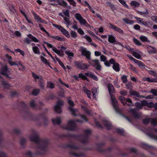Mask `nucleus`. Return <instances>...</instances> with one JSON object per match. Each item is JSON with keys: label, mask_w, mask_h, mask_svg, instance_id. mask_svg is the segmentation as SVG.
<instances>
[{"label": "nucleus", "mask_w": 157, "mask_h": 157, "mask_svg": "<svg viewBox=\"0 0 157 157\" xmlns=\"http://www.w3.org/2000/svg\"><path fill=\"white\" fill-rule=\"evenodd\" d=\"M31 141L35 144V148L37 151L36 155L43 154L46 151L48 143V140L41 139L37 132L34 130H31V134L29 136Z\"/></svg>", "instance_id": "f257e3e1"}, {"label": "nucleus", "mask_w": 157, "mask_h": 157, "mask_svg": "<svg viewBox=\"0 0 157 157\" xmlns=\"http://www.w3.org/2000/svg\"><path fill=\"white\" fill-rule=\"evenodd\" d=\"M82 55L85 56L88 63L92 66L94 67L98 71H100L101 69V66L100 64L99 60L97 59L92 60L91 59V52L87 50L86 48L82 47L81 51Z\"/></svg>", "instance_id": "f03ea898"}, {"label": "nucleus", "mask_w": 157, "mask_h": 157, "mask_svg": "<svg viewBox=\"0 0 157 157\" xmlns=\"http://www.w3.org/2000/svg\"><path fill=\"white\" fill-rule=\"evenodd\" d=\"M66 147L70 149V154L76 157H83L85 155L82 152L77 153L76 151L80 148V147L73 144H70L66 145Z\"/></svg>", "instance_id": "7ed1b4c3"}, {"label": "nucleus", "mask_w": 157, "mask_h": 157, "mask_svg": "<svg viewBox=\"0 0 157 157\" xmlns=\"http://www.w3.org/2000/svg\"><path fill=\"white\" fill-rule=\"evenodd\" d=\"M75 17L76 20L79 21L80 25L85 26L86 27H90V25L83 18L80 13H76L75 14Z\"/></svg>", "instance_id": "20e7f679"}, {"label": "nucleus", "mask_w": 157, "mask_h": 157, "mask_svg": "<svg viewBox=\"0 0 157 157\" xmlns=\"http://www.w3.org/2000/svg\"><path fill=\"white\" fill-rule=\"evenodd\" d=\"M62 127L64 129L70 131H74L76 129L75 122L71 120L68 121L67 125H63Z\"/></svg>", "instance_id": "39448f33"}, {"label": "nucleus", "mask_w": 157, "mask_h": 157, "mask_svg": "<svg viewBox=\"0 0 157 157\" xmlns=\"http://www.w3.org/2000/svg\"><path fill=\"white\" fill-rule=\"evenodd\" d=\"M0 72L2 75L6 76V77L11 78L9 76L11 74L10 71L6 65L2 67Z\"/></svg>", "instance_id": "423d86ee"}, {"label": "nucleus", "mask_w": 157, "mask_h": 157, "mask_svg": "<svg viewBox=\"0 0 157 157\" xmlns=\"http://www.w3.org/2000/svg\"><path fill=\"white\" fill-rule=\"evenodd\" d=\"M68 102L70 105L68 107L69 109L71 112L72 115L75 116H77L78 112L77 109L73 108L74 105V104L73 101L70 100H69Z\"/></svg>", "instance_id": "0eeeda50"}, {"label": "nucleus", "mask_w": 157, "mask_h": 157, "mask_svg": "<svg viewBox=\"0 0 157 157\" xmlns=\"http://www.w3.org/2000/svg\"><path fill=\"white\" fill-rule=\"evenodd\" d=\"M53 26L56 28L57 29L66 37H70V35L68 32L65 29L63 26L57 24H53Z\"/></svg>", "instance_id": "6e6552de"}, {"label": "nucleus", "mask_w": 157, "mask_h": 157, "mask_svg": "<svg viewBox=\"0 0 157 157\" xmlns=\"http://www.w3.org/2000/svg\"><path fill=\"white\" fill-rule=\"evenodd\" d=\"M129 112L132 114L135 118L139 119L141 117V113L138 111L136 109H131L129 110Z\"/></svg>", "instance_id": "1a4fd4ad"}, {"label": "nucleus", "mask_w": 157, "mask_h": 157, "mask_svg": "<svg viewBox=\"0 0 157 157\" xmlns=\"http://www.w3.org/2000/svg\"><path fill=\"white\" fill-rule=\"evenodd\" d=\"M27 36L29 39L31 40H30L28 38H25L24 39V41L26 44H30L31 41L35 42L38 43L39 42V40L31 34H29Z\"/></svg>", "instance_id": "9d476101"}, {"label": "nucleus", "mask_w": 157, "mask_h": 157, "mask_svg": "<svg viewBox=\"0 0 157 157\" xmlns=\"http://www.w3.org/2000/svg\"><path fill=\"white\" fill-rule=\"evenodd\" d=\"M75 65L77 67L81 70L87 69L89 67V66L88 64L83 63L82 61H75Z\"/></svg>", "instance_id": "9b49d317"}, {"label": "nucleus", "mask_w": 157, "mask_h": 157, "mask_svg": "<svg viewBox=\"0 0 157 157\" xmlns=\"http://www.w3.org/2000/svg\"><path fill=\"white\" fill-rule=\"evenodd\" d=\"M85 135L81 136L82 139L80 141L83 144L86 143L88 141L89 136L90 135L91 131L90 129H86L84 130Z\"/></svg>", "instance_id": "f8f14e48"}, {"label": "nucleus", "mask_w": 157, "mask_h": 157, "mask_svg": "<svg viewBox=\"0 0 157 157\" xmlns=\"http://www.w3.org/2000/svg\"><path fill=\"white\" fill-rule=\"evenodd\" d=\"M64 105V102L61 101H58L54 107V109L56 112L60 113L62 112L61 107Z\"/></svg>", "instance_id": "ddd939ff"}, {"label": "nucleus", "mask_w": 157, "mask_h": 157, "mask_svg": "<svg viewBox=\"0 0 157 157\" xmlns=\"http://www.w3.org/2000/svg\"><path fill=\"white\" fill-rule=\"evenodd\" d=\"M32 13L33 14V16L35 20L36 21V22L38 23H44L45 24L46 23V21L44 20H42L40 16L36 14L34 11L32 12Z\"/></svg>", "instance_id": "4468645a"}, {"label": "nucleus", "mask_w": 157, "mask_h": 157, "mask_svg": "<svg viewBox=\"0 0 157 157\" xmlns=\"http://www.w3.org/2000/svg\"><path fill=\"white\" fill-rule=\"evenodd\" d=\"M120 99L124 105H128V106L133 105L131 99Z\"/></svg>", "instance_id": "2eb2a0df"}, {"label": "nucleus", "mask_w": 157, "mask_h": 157, "mask_svg": "<svg viewBox=\"0 0 157 157\" xmlns=\"http://www.w3.org/2000/svg\"><path fill=\"white\" fill-rule=\"evenodd\" d=\"M85 74L87 77L92 78L95 81H98V77L91 71H87V72L85 73Z\"/></svg>", "instance_id": "dca6fc26"}, {"label": "nucleus", "mask_w": 157, "mask_h": 157, "mask_svg": "<svg viewBox=\"0 0 157 157\" xmlns=\"http://www.w3.org/2000/svg\"><path fill=\"white\" fill-rule=\"evenodd\" d=\"M109 25H110L109 27L110 29H114L115 31L119 33L120 34H122L123 33V31L120 28L111 23H109Z\"/></svg>", "instance_id": "f3484780"}, {"label": "nucleus", "mask_w": 157, "mask_h": 157, "mask_svg": "<svg viewBox=\"0 0 157 157\" xmlns=\"http://www.w3.org/2000/svg\"><path fill=\"white\" fill-rule=\"evenodd\" d=\"M5 56L7 59L8 62V63L11 66H18V64L15 62L12 61V57L10 56L8 54H6L5 55Z\"/></svg>", "instance_id": "a211bd4d"}, {"label": "nucleus", "mask_w": 157, "mask_h": 157, "mask_svg": "<svg viewBox=\"0 0 157 157\" xmlns=\"http://www.w3.org/2000/svg\"><path fill=\"white\" fill-rule=\"evenodd\" d=\"M108 88L109 93L111 96L110 98H115L113 97V94L115 90L113 85L111 83H109L108 84Z\"/></svg>", "instance_id": "6ab92c4d"}, {"label": "nucleus", "mask_w": 157, "mask_h": 157, "mask_svg": "<svg viewBox=\"0 0 157 157\" xmlns=\"http://www.w3.org/2000/svg\"><path fill=\"white\" fill-rule=\"evenodd\" d=\"M112 102L113 106L116 111L118 113L120 112V110L118 106V103L116 99H111Z\"/></svg>", "instance_id": "aec40b11"}, {"label": "nucleus", "mask_w": 157, "mask_h": 157, "mask_svg": "<svg viewBox=\"0 0 157 157\" xmlns=\"http://www.w3.org/2000/svg\"><path fill=\"white\" fill-rule=\"evenodd\" d=\"M112 64L113 65L112 68L116 72H119L121 70L120 65L118 63L116 62L115 59L113 63Z\"/></svg>", "instance_id": "412c9836"}, {"label": "nucleus", "mask_w": 157, "mask_h": 157, "mask_svg": "<svg viewBox=\"0 0 157 157\" xmlns=\"http://www.w3.org/2000/svg\"><path fill=\"white\" fill-rule=\"evenodd\" d=\"M108 41L110 43L114 44H116L117 41L116 40V37L115 36L112 35H108Z\"/></svg>", "instance_id": "4be33fe9"}, {"label": "nucleus", "mask_w": 157, "mask_h": 157, "mask_svg": "<svg viewBox=\"0 0 157 157\" xmlns=\"http://www.w3.org/2000/svg\"><path fill=\"white\" fill-rule=\"evenodd\" d=\"M52 50L55 53L60 56L62 57L64 55L63 51L62 50H58L55 47H54L52 48Z\"/></svg>", "instance_id": "5701e85b"}, {"label": "nucleus", "mask_w": 157, "mask_h": 157, "mask_svg": "<svg viewBox=\"0 0 157 157\" xmlns=\"http://www.w3.org/2000/svg\"><path fill=\"white\" fill-rule=\"evenodd\" d=\"M99 87H97L96 88L95 87H94L92 90V93L93 95V98H96V96L98 95L99 91H98Z\"/></svg>", "instance_id": "b1692460"}, {"label": "nucleus", "mask_w": 157, "mask_h": 157, "mask_svg": "<svg viewBox=\"0 0 157 157\" xmlns=\"http://www.w3.org/2000/svg\"><path fill=\"white\" fill-rule=\"evenodd\" d=\"M114 59L113 58H111L109 60H106L104 62L105 65L107 67H110L111 66V64H112L113 63Z\"/></svg>", "instance_id": "393cba45"}, {"label": "nucleus", "mask_w": 157, "mask_h": 157, "mask_svg": "<svg viewBox=\"0 0 157 157\" xmlns=\"http://www.w3.org/2000/svg\"><path fill=\"white\" fill-rule=\"evenodd\" d=\"M104 126L107 129H110L112 127L111 123L108 121H102Z\"/></svg>", "instance_id": "a878e982"}, {"label": "nucleus", "mask_w": 157, "mask_h": 157, "mask_svg": "<svg viewBox=\"0 0 157 157\" xmlns=\"http://www.w3.org/2000/svg\"><path fill=\"white\" fill-rule=\"evenodd\" d=\"M40 59L41 61H42L45 64L48 65L49 67L51 68H52L51 65L50 63L48 62L47 60L45 58L42 56H40Z\"/></svg>", "instance_id": "bb28decb"}, {"label": "nucleus", "mask_w": 157, "mask_h": 157, "mask_svg": "<svg viewBox=\"0 0 157 157\" xmlns=\"http://www.w3.org/2000/svg\"><path fill=\"white\" fill-rule=\"evenodd\" d=\"M20 11L21 13H22L23 15L24 16L25 18V20L28 22L29 23H30L32 24V25H33V22H32L30 19H28L26 14V13L23 12L22 10H20Z\"/></svg>", "instance_id": "cd10ccee"}, {"label": "nucleus", "mask_w": 157, "mask_h": 157, "mask_svg": "<svg viewBox=\"0 0 157 157\" xmlns=\"http://www.w3.org/2000/svg\"><path fill=\"white\" fill-rule=\"evenodd\" d=\"M135 63L137 64L138 65L139 67H140L141 69H145V65L144 64V63L142 62L136 60V61L135 62Z\"/></svg>", "instance_id": "c85d7f7f"}, {"label": "nucleus", "mask_w": 157, "mask_h": 157, "mask_svg": "<svg viewBox=\"0 0 157 157\" xmlns=\"http://www.w3.org/2000/svg\"><path fill=\"white\" fill-rule=\"evenodd\" d=\"M143 80L144 81H147L151 82H156V80L154 78L151 79L149 77H144L143 78Z\"/></svg>", "instance_id": "c756f323"}, {"label": "nucleus", "mask_w": 157, "mask_h": 157, "mask_svg": "<svg viewBox=\"0 0 157 157\" xmlns=\"http://www.w3.org/2000/svg\"><path fill=\"white\" fill-rule=\"evenodd\" d=\"M58 3L60 6L63 7L67 6V3L64 0H58Z\"/></svg>", "instance_id": "7c9ffc66"}, {"label": "nucleus", "mask_w": 157, "mask_h": 157, "mask_svg": "<svg viewBox=\"0 0 157 157\" xmlns=\"http://www.w3.org/2000/svg\"><path fill=\"white\" fill-rule=\"evenodd\" d=\"M32 76L33 78H34L35 81V82H37V79H39V80H43V78L42 76L39 77L38 75H36V74L33 72H32Z\"/></svg>", "instance_id": "2f4dec72"}, {"label": "nucleus", "mask_w": 157, "mask_h": 157, "mask_svg": "<svg viewBox=\"0 0 157 157\" xmlns=\"http://www.w3.org/2000/svg\"><path fill=\"white\" fill-rule=\"evenodd\" d=\"M122 20L128 24L132 25L134 23V21L133 20H129L128 18H123Z\"/></svg>", "instance_id": "473e14b6"}, {"label": "nucleus", "mask_w": 157, "mask_h": 157, "mask_svg": "<svg viewBox=\"0 0 157 157\" xmlns=\"http://www.w3.org/2000/svg\"><path fill=\"white\" fill-rule=\"evenodd\" d=\"M83 90L84 92L86 94L88 97L89 98H91V91L86 87H83Z\"/></svg>", "instance_id": "72a5a7b5"}, {"label": "nucleus", "mask_w": 157, "mask_h": 157, "mask_svg": "<svg viewBox=\"0 0 157 157\" xmlns=\"http://www.w3.org/2000/svg\"><path fill=\"white\" fill-rule=\"evenodd\" d=\"M140 39L142 42H143L149 43L150 42V41L148 40V38L144 36H141L140 37Z\"/></svg>", "instance_id": "f704fd0d"}, {"label": "nucleus", "mask_w": 157, "mask_h": 157, "mask_svg": "<svg viewBox=\"0 0 157 157\" xmlns=\"http://www.w3.org/2000/svg\"><path fill=\"white\" fill-rule=\"evenodd\" d=\"M79 78H81L83 80H86L88 81H89V80L87 78L86 76V75H84L82 73H80L78 75Z\"/></svg>", "instance_id": "c9c22d12"}, {"label": "nucleus", "mask_w": 157, "mask_h": 157, "mask_svg": "<svg viewBox=\"0 0 157 157\" xmlns=\"http://www.w3.org/2000/svg\"><path fill=\"white\" fill-rule=\"evenodd\" d=\"M129 93L130 95L136 96L137 97H140L139 93L137 91L130 90L129 91Z\"/></svg>", "instance_id": "e433bc0d"}, {"label": "nucleus", "mask_w": 157, "mask_h": 157, "mask_svg": "<svg viewBox=\"0 0 157 157\" xmlns=\"http://www.w3.org/2000/svg\"><path fill=\"white\" fill-rule=\"evenodd\" d=\"M52 121L54 124H59L61 122V121L59 117H57L55 119H52Z\"/></svg>", "instance_id": "4c0bfd02"}, {"label": "nucleus", "mask_w": 157, "mask_h": 157, "mask_svg": "<svg viewBox=\"0 0 157 157\" xmlns=\"http://www.w3.org/2000/svg\"><path fill=\"white\" fill-rule=\"evenodd\" d=\"M33 50L35 54H40V50L39 48L36 46L33 47Z\"/></svg>", "instance_id": "58836bf2"}, {"label": "nucleus", "mask_w": 157, "mask_h": 157, "mask_svg": "<svg viewBox=\"0 0 157 157\" xmlns=\"http://www.w3.org/2000/svg\"><path fill=\"white\" fill-rule=\"evenodd\" d=\"M130 5L132 6H134L135 7H136L139 6L140 3L136 1H133L131 2Z\"/></svg>", "instance_id": "ea45409f"}, {"label": "nucleus", "mask_w": 157, "mask_h": 157, "mask_svg": "<svg viewBox=\"0 0 157 157\" xmlns=\"http://www.w3.org/2000/svg\"><path fill=\"white\" fill-rule=\"evenodd\" d=\"M40 92V90L39 89H34L32 92V94L33 95L36 96Z\"/></svg>", "instance_id": "a19ab883"}, {"label": "nucleus", "mask_w": 157, "mask_h": 157, "mask_svg": "<svg viewBox=\"0 0 157 157\" xmlns=\"http://www.w3.org/2000/svg\"><path fill=\"white\" fill-rule=\"evenodd\" d=\"M47 87L50 89H52L55 88V85L54 83L52 82H47Z\"/></svg>", "instance_id": "79ce46f5"}, {"label": "nucleus", "mask_w": 157, "mask_h": 157, "mask_svg": "<svg viewBox=\"0 0 157 157\" xmlns=\"http://www.w3.org/2000/svg\"><path fill=\"white\" fill-rule=\"evenodd\" d=\"M18 94L19 93L17 91H12L10 92V95L12 97H17Z\"/></svg>", "instance_id": "37998d69"}, {"label": "nucleus", "mask_w": 157, "mask_h": 157, "mask_svg": "<svg viewBox=\"0 0 157 157\" xmlns=\"http://www.w3.org/2000/svg\"><path fill=\"white\" fill-rule=\"evenodd\" d=\"M39 86L41 89L44 90V84L43 80H40L39 81Z\"/></svg>", "instance_id": "c03bdc74"}, {"label": "nucleus", "mask_w": 157, "mask_h": 157, "mask_svg": "<svg viewBox=\"0 0 157 157\" xmlns=\"http://www.w3.org/2000/svg\"><path fill=\"white\" fill-rule=\"evenodd\" d=\"M147 48H151L152 49V50L151 51H149L148 52L149 53H156L157 52V51H156L155 48L151 45H148L147 46Z\"/></svg>", "instance_id": "a18cd8bd"}, {"label": "nucleus", "mask_w": 157, "mask_h": 157, "mask_svg": "<svg viewBox=\"0 0 157 157\" xmlns=\"http://www.w3.org/2000/svg\"><path fill=\"white\" fill-rule=\"evenodd\" d=\"M2 85L6 89H8L10 87V84L5 81H2Z\"/></svg>", "instance_id": "49530a36"}, {"label": "nucleus", "mask_w": 157, "mask_h": 157, "mask_svg": "<svg viewBox=\"0 0 157 157\" xmlns=\"http://www.w3.org/2000/svg\"><path fill=\"white\" fill-rule=\"evenodd\" d=\"M52 38H53L55 40H57L59 41H63L64 40L63 38L59 36H53Z\"/></svg>", "instance_id": "de8ad7c7"}, {"label": "nucleus", "mask_w": 157, "mask_h": 157, "mask_svg": "<svg viewBox=\"0 0 157 157\" xmlns=\"http://www.w3.org/2000/svg\"><path fill=\"white\" fill-rule=\"evenodd\" d=\"M135 105L136 108V109H141L143 108L142 104H141V102H136L135 104Z\"/></svg>", "instance_id": "09e8293b"}, {"label": "nucleus", "mask_w": 157, "mask_h": 157, "mask_svg": "<svg viewBox=\"0 0 157 157\" xmlns=\"http://www.w3.org/2000/svg\"><path fill=\"white\" fill-rule=\"evenodd\" d=\"M118 1L124 7H126L127 8H129L128 6L125 1L124 0H119Z\"/></svg>", "instance_id": "8fccbe9b"}, {"label": "nucleus", "mask_w": 157, "mask_h": 157, "mask_svg": "<svg viewBox=\"0 0 157 157\" xmlns=\"http://www.w3.org/2000/svg\"><path fill=\"white\" fill-rule=\"evenodd\" d=\"M146 134L151 138L157 140V136L151 133H146Z\"/></svg>", "instance_id": "3c124183"}, {"label": "nucleus", "mask_w": 157, "mask_h": 157, "mask_svg": "<svg viewBox=\"0 0 157 157\" xmlns=\"http://www.w3.org/2000/svg\"><path fill=\"white\" fill-rule=\"evenodd\" d=\"M133 42L137 45L140 46L141 45V43L140 42V41L135 38L133 39Z\"/></svg>", "instance_id": "603ef678"}, {"label": "nucleus", "mask_w": 157, "mask_h": 157, "mask_svg": "<svg viewBox=\"0 0 157 157\" xmlns=\"http://www.w3.org/2000/svg\"><path fill=\"white\" fill-rule=\"evenodd\" d=\"M121 79L124 83H126L128 81L127 76L126 75H122L121 77Z\"/></svg>", "instance_id": "864d4df0"}, {"label": "nucleus", "mask_w": 157, "mask_h": 157, "mask_svg": "<svg viewBox=\"0 0 157 157\" xmlns=\"http://www.w3.org/2000/svg\"><path fill=\"white\" fill-rule=\"evenodd\" d=\"M14 51L15 52H19L20 53V54L22 55L23 56H24L25 55V53L24 51L21 50L19 48L15 49H14Z\"/></svg>", "instance_id": "5fc2aeb1"}, {"label": "nucleus", "mask_w": 157, "mask_h": 157, "mask_svg": "<svg viewBox=\"0 0 157 157\" xmlns=\"http://www.w3.org/2000/svg\"><path fill=\"white\" fill-rule=\"evenodd\" d=\"M70 3V4L73 7L76 6V3L74 0H67Z\"/></svg>", "instance_id": "6e6d98bb"}, {"label": "nucleus", "mask_w": 157, "mask_h": 157, "mask_svg": "<svg viewBox=\"0 0 157 157\" xmlns=\"http://www.w3.org/2000/svg\"><path fill=\"white\" fill-rule=\"evenodd\" d=\"M150 92L152 94L153 96H157V90L156 89H151L150 91Z\"/></svg>", "instance_id": "4d7b16f0"}, {"label": "nucleus", "mask_w": 157, "mask_h": 157, "mask_svg": "<svg viewBox=\"0 0 157 157\" xmlns=\"http://www.w3.org/2000/svg\"><path fill=\"white\" fill-rule=\"evenodd\" d=\"M132 55L138 59H140L141 57L140 55L137 52H133L132 53Z\"/></svg>", "instance_id": "13d9d810"}, {"label": "nucleus", "mask_w": 157, "mask_h": 157, "mask_svg": "<svg viewBox=\"0 0 157 157\" xmlns=\"http://www.w3.org/2000/svg\"><path fill=\"white\" fill-rule=\"evenodd\" d=\"M117 132L118 133L122 135H124V131L123 129L118 128L116 129Z\"/></svg>", "instance_id": "bf43d9fd"}, {"label": "nucleus", "mask_w": 157, "mask_h": 157, "mask_svg": "<svg viewBox=\"0 0 157 157\" xmlns=\"http://www.w3.org/2000/svg\"><path fill=\"white\" fill-rule=\"evenodd\" d=\"M70 34L71 37L73 38H75L77 36V34L74 31H71Z\"/></svg>", "instance_id": "052dcab7"}, {"label": "nucleus", "mask_w": 157, "mask_h": 157, "mask_svg": "<svg viewBox=\"0 0 157 157\" xmlns=\"http://www.w3.org/2000/svg\"><path fill=\"white\" fill-rule=\"evenodd\" d=\"M65 53V54L68 56V58L69 59L72 58L70 57V56L73 57L74 56V53L72 52H70L68 51H66Z\"/></svg>", "instance_id": "680f3d73"}, {"label": "nucleus", "mask_w": 157, "mask_h": 157, "mask_svg": "<svg viewBox=\"0 0 157 157\" xmlns=\"http://www.w3.org/2000/svg\"><path fill=\"white\" fill-rule=\"evenodd\" d=\"M90 35H92L93 37H95V38L98 40H100V41H102V40L98 36H96L95 34L93 32L90 31Z\"/></svg>", "instance_id": "e2e57ef3"}, {"label": "nucleus", "mask_w": 157, "mask_h": 157, "mask_svg": "<svg viewBox=\"0 0 157 157\" xmlns=\"http://www.w3.org/2000/svg\"><path fill=\"white\" fill-rule=\"evenodd\" d=\"M64 15L66 17L70 18V15L69 13V10H66L65 11H63Z\"/></svg>", "instance_id": "0e129e2a"}, {"label": "nucleus", "mask_w": 157, "mask_h": 157, "mask_svg": "<svg viewBox=\"0 0 157 157\" xmlns=\"http://www.w3.org/2000/svg\"><path fill=\"white\" fill-rule=\"evenodd\" d=\"M26 142V140L24 138H22L20 140V144L22 147H23L24 145L25 144Z\"/></svg>", "instance_id": "69168bd1"}, {"label": "nucleus", "mask_w": 157, "mask_h": 157, "mask_svg": "<svg viewBox=\"0 0 157 157\" xmlns=\"http://www.w3.org/2000/svg\"><path fill=\"white\" fill-rule=\"evenodd\" d=\"M83 37L86 39L89 42H90L92 41V40L91 38L88 35H86L83 36Z\"/></svg>", "instance_id": "338daca9"}, {"label": "nucleus", "mask_w": 157, "mask_h": 157, "mask_svg": "<svg viewBox=\"0 0 157 157\" xmlns=\"http://www.w3.org/2000/svg\"><path fill=\"white\" fill-rule=\"evenodd\" d=\"M100 59L101 61L104 62L107 60V58L105 56L103 55H102L100 56Z\"/></svg>", "instance_id": "774afa93"}]
</instances>
